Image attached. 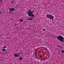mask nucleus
Segmentation results:
<instances>
[{"label": "nucleus", "instance_id": "nucleus-20", "mask_svg": "<svg viewBox=\"0 0 64 64\" xmlns=\"http://www.w3.org/2000/svg\"><path fill=\"white\" fill-rule=\"evenodd\" d=\"M40 58H42V56H40Z\"/></svg>", "mask_w": 64, "mask_h": 64}, {"label": "nucleus", "instance_id": "nucleus-17", "mask_svg": "<svg viewBox=\"0 0 64 64\" xmlns=\"http://www.w3.org/2000/svg\"><path fill=\"white\" fill-rule=\"evenodd\" d=\"M10 13H11V14H13V13H12V12H10Z\"/></svg>", "mask_w": 64, "mask_h": 64}, {"label": "nucleus", "instance_id": "nucleus-12", "mask_svg": "<svg viewBox=\"0 0 64 64\" xmlns=\"http://www.w3.org/2000/svg\"><path fill=\"white\" fill-rule=\"evenodd\" d=\"M62 53L64 52V50H62Z\"/></svg>", "mask_w": 64, "mask_h": 64}, {"label": "nucleus", "instance_id": "nucleus-32", "mask_svg": "<svg viewBox=\"0 0 64 64\" xmlns=\"http://www.w3.org/2000/svg\"><path fill=\"white\" fill-rule=\"evenodd\" d=\"M47 59H48V58Z\"/></svg>", "mask_w": 64, "mask_h": 64}, {"label": "nucleus", "instance_id": "nucleus-26", "mask_svg": "<svg viewBox=\"0 0 64 64\" xmlns=\"http://www.w3.org/2000/svg\"><path fill=\"white\" fill-rule=\"evenodd\" d=\"M59 52H60V51H58Z\"/></svg>", "mask_w": 64, "mask_h": 64}, {"label": "nucleus", "instance_id": "nucleus-6", "mask_svg": "<svg viewBox=\"0 0 64 64\" xmlns=\"http://www.w3.org/2000/svg\"><path fill=\"white\" fill-rule=\"evenodd\" d=\"M28 20H33V19L32 18H28Z\"/></svg>", "mask_w": 64, "mask_h": 64}, {"label": "nucleus", "instance_id": "nucleus-18", "mask_svg": "<svg viewBox=\"0 0 64 64\" xmlns=\"http://www.w3.org/2000/svg\"><path fill=\"white\" fill-rule=\"evenodd\" d=\"M37 51H38V50H36V53H37Z\"/></svg>", "mask_w": 64, "mask_h": 64}, {"label": "nucleus", "instance_id": "nucleus-4", "mask_svg": "<svg viewBox=\"0 0 64 64\" xmlns=\"http://www.w3.org/2000/svg\"><path fill=\"white\" fill-rule=\"evenodd\" d=\"M14 8H12L10 9V11L12 12V11H14Z\"/></svg>", "mask_w": 64, "mask_h": 64}, {"label": "nucleus", "instance_id": "nucleus-7", "mask_svg": "<svg viewBox=\"0 0 64 64\" xmlns=\"http://www.w3.org/2000/svg\"><path fill=\"white\" fill-rule=\"evenodd\" d=\"M24 21V20H23V19H22L21 20H20V22H22V21Z\"/></svg>", "mask_w": 64, "mask_h": 64}, {"label": "nucleus", "instance_id": "nucleus-11", "mask_svg": "<svg viewBox=\"0 0 64 64\" xmlns=\"http://www.w3.org/2000/svg\"><path fill=\"white\" fill-rule=\"evenodd\" d=\"M42 60H46V58H42Z\"/></svg>", "mask_w": 64, "mask_h": 64}, {"label": "nucleus", "instance_id": "nucleus-3", "mask_svg": "<svg viewBox=\"0 0 64 64\" xmlns=\"http://www.w3.org/2000/svg\"><path fill=\"white\" fill-rule=\"evenodd\" d=\"M46 17L50 19H51V20H53V18H54V16L50 14H47Z\"/></svg>", "mask_w": 64, "mask_h": 64}, {"label": "nucleus", "instance_id": "nucleus-28", "mask_svg": "<svg viewBox=\"0 0 64 64\" xmlns=\"http://www.w3.org/2000/svg\"><path fill=\"white\" fill-rule=\"evenodd\" d=\"M40 62H42V61H40Z\"/></svg>", "mask_w": 64, "mask_h": 64}, {"label": "nucleus", "instance_id": "nucleus-2", "mask_svg": "<svg viewBox=\"0 0 64 64\" xmlns=\"http://www.w3.org/2000/svg\"><path fill=\"white\" fill-rule=\"evenodd\" d=\"M34 12L33 11L31 12V10H29L28 13V16L29 17H30L31 16L34 17V15L33 14V13Z\"/></svg>", "mask_w": 64, "mask_h": 64}, {"label": "nucleus", "instance_id": "nucleus-15", "mask_svg": "<svg viewBox=\"0 0 64 64\" xmlns=\"http://www.w3.org/2000/svg\"><path fill=\"white\" fill-rule=\"evenodd\" d=\"M9 38H10V37H9V38L7 37V38H6L7 39H9Z\"/></svg>", "mask_w": 64, "mask_h": 64}, {"label": "nucleus", "instance_id": "nucleus-14", "mask_svg": "<svg viewBox=\"0 0 64 64\" xmlns=\"http://www.w3.org/2000/svg\"><path fill=\"white\" fill-rule=\"evenodd\" d=\"M58 47H60V48H62V47L61 46H59V45L58 46Z\"/></svg>", "mask_w": 64, "mask_h": 64}, {"label": "nucleus", "instance_id": "nucleus-25", "mask_svg": "<svg viewBox=\"0 0 64 64\" xmlns=\"http://www.w3.org/2000/svg\"><path fill=\"white\" fill-rule=\"evenodd\" d=\"M42 50H44V49H42Z\"/></svg>", "mask_w": 64, "mask_h": 64}, {"label": "nucleus", "instance_id": "nucleus-16", "mask_svg": "<svg viewBox=\"0 0 64 64\" xmlns=\"http://www.w3.org/2000/svg\"><path fill=\"white\" fill-rule=\"evenodd\" d=\"M46 30H45V29H44L43 30V31H45Z\"/></svg>", "mask_w": 64, "mask_h": 64}, {"label": "nucleus", "instance_id": "nucleus-22", "mask_svg": "<svg viewBox=\"0 0 64 64\" xmlns=\"http://www.w3.org/2000/svg\"><path fill=\"white\" fill-rule=\"evenodd\" d=\"M33 11L34 12H35V10H33Z\"/></svg>", "mask_w": 64, "mask_h": 64}, {"label": "nucleus", "instance_id": "nucleus-31", "mask_svg": "<svg viewBox=\"0 0 64 64\" xmlns=\"http://www.w3.org/2000/svg\"><path fill=\"white\" fill-rule=\"evenodd\" d=\"M34 9H35V8H34Z\"/></svg>", "mask_w": 64, "mask_h": 64}, {"label": "nucleus", "instance_id": "nucleus-9", "mask_svg": "<svg viewBox=\"0 0 64 64\" xmlns=\"http://www.w3.org/2000/svg\"><path fill=\"white\" fill-rule=\"evenodd\" d=\"M19 59L20 60H22V57H20Z\"/></svg>", "mask_w": 64, "mask_h": 64}, {"label": "nucleus", "instance_id": "nucleus-27", "mask_svg": "<svg viewBox=\"0 0 64 64\" xmlns=\"http://www.w3.org/2000/svg\"><path fill=\"white\" fill-rule=\"evenodd\" d=\"M36 57V56H35Z\"/></svg>", "mask_w": 64, "mask_h": 64}, {"label": "nucleus", "instance_id": "nucleus-10", "mask_svg": "<svg viewBox=\"0 0 64 64\" xmlns=\"http://www.w3.org/2000/svg\"><path fill=\"white\" fill-rule=\"evenodd\" d=\"M42 48H44V50H46V48L44 47H42Z\"/></svg>", "mask_w": 64, "mask_h": 64}, {"label": "nucleus", "instance_id": "nucleus-30", "mask_svg": "<svg viewBox=\"0 0 64 64\" xmlns=\"http://www.w3.org/2000/svg\"><path fill=\"white\" fill-rule=\"evenodd\" d=\"M45 57V58H46V56Z\"/></svg>", "mask_w": 64, "mask_h": 64}, {"label": "nucleus", "instance_id": "nucleus-8", "mask_svg": "<svg viewBox=\"0 0 64 64\" xmlns=\"http://www.w3.org/2000/svg\"><path fill=\"white\" fill-rule=\"evenodd\" d=\"M2 51H6V50L4 48L2 49Z\"/></svg>", "mask_w": 64, "mask_h": 64}, {"label": "nucleus", "instance_id": "nucleus-29", "mask_svg": "<svg viewBox=\"0 0 64 64\" xmlns=\"http://www.w3.org/2000/svg\"><path fill=\"white\" fill-rule=\"evenodd\" d=\"M9 9L10 10V8H9Z\"/></svg>", "mask_w": 64, "mask_h": 64}, {"label": "nucleus", "instance_id": "nucleus-23", "mask_svg": "<svg viewBox=\"0 0 64 64\" xmlns=\"http://www.w3.org/2000/svg\"><path fill=\"white\" fill-rule=\"evenodd\" d=\"M1 11H0V14H1Z\"/></svg>", "mask_w": 64, "mask_h": 64}, {"label": "nucleus", "instance_id": "nucleus-24", "mask_svg": "<svg viewBox=\"0 0 64 64\" xmlns=\"http://www.w3.org/2000/svg\"><path fill=\"white\" fill-rule=\"evenodd\" d=\"M36 54H37V53H36Z\"/></svg>", "mask_w": 64, "mask_h": 64}, {"label": "nucleus", "instance_id": "nucleus-19", "mask_svg": "<svg viewBox=\"0 0 64 64\" xmlns=\"http://www.w3.org/2000/svg\"><path fill=\"white\" fill-rule=\"evenodd\" d=\"M14 3V1H13L12 2V4H13Z\"/></svg>", "mask_w": 64, "mask_h": 64}, {"label": "nucleus", "instance_id": "nucleus-13", "mask_svg": "<svg viewBox=\"0 0 64 64\" xmlns=\"http://www.w3.org/2000/svg\"><path fill=\"white\" fill-rule=\"evenodd\" d=\"M4 48H7V47L6 46H4Z\"/></svg>", "mask_w": 64, "mask_h": 64}, {"label": "nucleus", "instance_id": "nucleus-5", "mask_svg": "<svg viewBox=\"0 0 64 64\" xmlns=\"http://www.w3.org/2000/svg\"><path fill=\"white\" fill-rule=\"evenodd\" d=\"M18 55L17 54H14V57H18Z\"/></svg>", "mask_w": 64, "mask_h": 64}, {"label": "nucleus", "instance_id": "nucleus-21", "mask_svg": "<svg viewBox=\"0 0 64 64\" xmlns=\"http://www.w3.org/2000/svg\"><path fill=\"white\" fill-rule=\"evenodd\" d=\"M11 20H13V19H11Z\"/></svg>", "mask_w": 64, "mask_h": 64}, {"label": "nucleus", "instance_id": "nucleus-1", "mask_svg": "<svg viewBox=\"0 0 64 64\" xmlns=\"http://www.w3.org/2000/svg\"><path fill=\"white\" fill-rule=\"evenodd\" d=\"M58 40L62 42H64V38L61 36L58 35L57 36H56Z\"/></svg>", "mask_w": 64, "mask_h": 64}]
</instances>
